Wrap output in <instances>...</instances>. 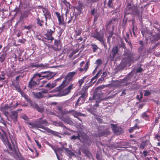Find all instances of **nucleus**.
Returning <instances> with one entry per match:
<instances>
[{
	"label": "nucleus",
	"instance_id": "nucleus-25",
	"mask_svg": "<svg viewBox=\"0 0 160 160\" xmlns=\"http://www.w3.org/2000/svg\"><path fill=\"white\" fill-rule=\"evenodd\" d=\"M38 74H39V73L35 74L31 79L37 83L38 84H39L40 81L41 80V79L40 78H39Z\"/></svg>",
	"mask_w": 160,
	"mask_h": 160
},
{
	"label": "nucleus",
	"instance_id": "nucleus-2",
	"mask_svg": "<svg viewBox=\"0 0 160 160\" xmlns=\"http://www.w3.org/2000/svg\"><path fill=\"white\" fill-rule=\"evenodd\" d=\"M104 88V86H99L95 88L94 90L92 96L90 97L89 99V100L91 102H93V101H95L96 103L93 106L94 108H97L99 106V103L100 102V93L99 92L101 91V89H103Z\"/></svg>",
	"mask_w": 160,
	"mask_h": 160
},
{
	"label": "nucleus",
	"instance_id": "nucleus-52",
	"mask_svg": "<svg viewBox=\"0 0 160 160\" xmlns=\"http://www.w3.org/2000/svg\"><path fill=\"white\" fill-rule=\"evenodd\" d=\"M89 62H86V63L85 64V66L83 68V69H84L85 70V72H86L88 69L89 68Z\"/></svg>",
	"mask_w": 160,
	"mask_h": 160
},
{
	"label": "nucleus",
	"instance_id": "nucleus-50",
	"mask_svg": "<svg viewBox=\"0 0 160 160\" xmlns=\"http://www.w3.org/2000/svg\"><path fill=\"white\" fill-rule=\"evenodd\" d=\"M21 117L23 119L25 120H26L27 121H29V118L26 114H22L21 115Z\"/></svg>",
	"mask_w": 160,
	"mask_h": 160
},
{
	"label": "nucleus",
	"instance_id": "nucleus-56",
	"mask_svg": "<svg viewBox=\"0 0 160 160\" xmlns=\"http://www.w3.org/2000/svg\"><path fill=\"white\" fill-rule=\"evenodd\" d=\"M105 41V39H104L102 40L101 42H100L102 43V44L104 46V47L106 49H107V45L106 44Z\"/></svg>",
	"mask_w": 160,
	"mask_h": 160
},
{
	"label": "nucleus",
	"instance_id": "nucleus-45",
	"mask_svg": "<svg viewBox=\"0 0 160 160\" xmlns=\"http://www.w3.org/2000/svg\"><path fill=\"white\" fill-rule=\"evenodd\" d=\"M6 55V53H3L1 55L0 57V62H1L2 63L5 61Z\"/></svg>",
	"mask_w": 160,
	"mask_h": 160
},
{
	"label": "nucleus",
	"instance_id": "nucleus-64",
	"mask_svg": "<svg viewBox=\"0 0 160 160\" xmlns=\"http://www.w3.org/2000/svg\"><path fill=\"white\" fill-rule=\"evenodd\" d=\"M32 28V26L31 25H29L28 26H24V28L25 29H27L28 30H30V29H31Z\"/></svg>",
	"mask_w": 160,
	"mask_h": 160
},
{
	"label": "nucleus",
	"instance_id": "nucleus-9",
	"mask_svg": "<svg viewBox=\"0 0 160 160\" xmlns=\"http://www.w3.org/2000/svg\"><path fill=\"white\" fill-rule=\"evenodd\" d=\"M136 6H132V4L130 3H128L127 5V7L126 8V11L125 15H128L129 14H133L134 11L136 10Z\"/></svg>",
	"mask_w": 160,
	"mask_h": 160
},
{
	"label": "nucleus",
	"instance_id": "nucleus-55",
	"mask_svg": "<svg viewBox=\"0 0 160 160\" xmlns=\"http://www.w3.org/2000/svg\"><path fill=\"white\" fill-rule=\"evenodd\" d=\"M111 128L112 130L114 132V131L115 130V129L117 128V125L112 123L111 124Z\"/></svg>",
	"mask_w": 160,
	"mask_h": 160
},
{
	"label": "nucleus",
	"instance_id": "nucleus-8",
	"mask_svg": "<svg viewBox=\"0 0 160 160\" xmlns=\"http://www.w3.org/2000/svg\"><path fill=\"white\" fill-rule=\"evenodd\" d=\"M91 37L95 38L100 42L104 39L103 32H98L96 31L95 32L91 33Z\"/></svg>",
	"mask_w": 160,
	"mask_h": 160
},
{
	"label": "nucleus",
	"instance_id": "nucleus-46",
	"mask_svg": "<svg viewBox=\"0 0 160 160\" xmlns=\"http://www.w3.org/2000/svg\"><path fill=\"white\" fill-rule=\"evenodd\" d=\"M102 62L101 59H97L96 61V62H95V63L97 64V66L95 68L94 70H96L97 69L98 67L99 66L101 65L102 64Z\"/></svg>",
	"mask_w": 160,
	"mask_h": 160
},
{
	"label": "nucleus",
	"instance_id": "nucleus-10",
	"mask_svg": "<svg viewBox=\"0 0 160 160\" xmlns=\"http://www.w3.org/2000/svg\"><path fill=\"white\" fill-rule=\"evenodd\" d=\"M59 86L56 88V91L59 92V96H62L67 95L70 92L67 88L63 89V88H59Z\"/></svg>",
	"mask_w": 160,
	"mask_h": 160
},
{
	"label": "nucleus",
	"instance_id": "nucleus-29",
	"mask_svg": "<svg viewBox=\"0 0 160 160\" xmlns=\"http://www.w3.org/2000/svg\"><path fill=\"white\" fill-rule=\"evenodd\" d=\"M102 72L101 70H100L98 72V73L96 74L91 79V81L90 82L92 83L93 81L95 80V81H96V79L100 76Z\"/></svg>",
	"mask_w": 160,
	"mask_h": 160
},
{
	"label": "nucleus",
	"instance_id": "nucleus-63",
	"mask_svg": "<svg viewBox=\"0 0 160 160\" xmlns=\"http://www.w3.org/2000/svg\"><path fill=\"white\" fill-rule=\"evenodd\" d=\"M134 23H135L134 20H132V25L133 26L132 31L133 33L134 34H135L134 29L135 28L134 26Z\"/></svg>",
	"mask_w": 160,
	"mask_h": 160
},
{
	"label": "nucleus",
	"instance_id": "nucleus-38",
	"mask_svg": "<svg viewBox=\"0 0 160 160\" xmlns=\"http://www.w3.org/2000/svg\"><path fill=\"white\" fill-rule=\"evenodd\" d=\"M82 152L84 153L85 154L88 158H90L91 156V153L88 150L84 149L83 150Z\"/></svg>",
	"mask_w": 160,
	"mask_h": 160
},
{
	"label": "nucleus",
	"instance_id": "nucleus-24",
	"mask_svg": "<svg viewBox=\"0 0 160 160\" xmlns=\"http://www.w3.org/2000/svg\"><path fill=\"white\" fill-rule=\"evenodd\" d=\"M91 14L94 17V20H97L99 15L97 14V10L95 8H93L91 11Z\"/></svg>",
	"mask_w": 160,
	"mask_h": 160
},
{
	"label": "nucleus",
	"instance_id": "nucleus-3",
	"mask_svg": "<svg viewBox=\"0 0 160 160\" xmlns=\"http://www.w3.org/2000/svg\"><path fill=\"white\" fill-rule=\"evenodd\" d=\"M134 54L132 52L129 50H124L123 56L124 57L122 61L126 64L130 66L131 65L132 62H133L134 60L133 56Z\"/></svg>",
	"mask_w": 160,
	"mask_h": 160
},
{
	"label": "nucleus",
	"instance_id": "nucleus-34",
	"mask_svg": "<svg viewBox=\"0 0 160 160\" xmlns=\"http://www.w3.org/2000/svg\"><path fill=\"white\" fill-rule=\"evenodd\" d=\"M95 82V81H94L92 83L90 84V85H89L88 86H84L82 89V91L83 92H88V88L92 86V85H93Z\"/></svg>",
	"mask_w": 160,
	"mask_h": 160
},
{
	"label": "nucleus",
	"instance_id": "nucleus-1",
	"mask_svg": "<svg viewBox=\"0 0 160 160\" xmlns=\"http://www.w3.org/2000/svg\"><path fill=\"white\" fill-rule=\"evenodd\" d=\"M43 117H41L34 122H27V123L32 128H39L45 130L50 134H49V135L51 134L56 136H58V132L45 127L48 124V123L46 119H43Z\"/></svg>",
	"mask_w": 160,
	"mask_h": 160
},
{
	"label": "nucleus",
	"instance_id": "nucleus-33",
	"mask_svg": "<svg viewBox=\"0 0 160 160\" xmlns=\"http://www.w3.org/2000/svg\"><path fill=\"white\" fill-rule=\"evenodd\" d=\"M13 102H12L10 103H9V104H8V106L9 107H12L10 109H14L15 108H16L17 106L19 105V104L18 103H15V104L13 105Z\"/></svg>",
	"mask_w": 160,
	"mask_h": 160
},
{
	"label": "nucleus",
	"instance_id": "nucleus-60",
	"mask_svg": "<svg viewBox=\"0 0 160 160\" xmlns=\"http://www.w3.org/2000/svg\"><path fill=\"white\" fill-rule=\"evenodd\" d=\"M73 84H71L67 88L68 89L69 91V92H70L71 90V89H72L73 88Z\"/></svg>",
	"mask_w": 160,
	"mask_h": 160
},
{
	"label": "nucleus",
	"instance_id": "nucleus-6",
	"mask_svg": "<svg viewBox=\"0 0 160 160\" xmlns=\"http://www.w3.org/2000/svg\"><path fill=\"white\" fill-rule=\"evenodd\" d=\"M39 14H38V16ZM48 18H45L44 17H40L38 16L36 18V22L37 25L41 27H43L44 24L46 26H48L47 20Z\"/></svg>",
	"mask_w": 160,
	"mask_h": 160
},
{
	"label": "nucleus",
	"instance_id": "nucleus-42",
	"mask_svg": "<svg viewBox=\"0 0 160 160\" xmlns=\"http://www.w3.org/2000/svg\"><path fill=\"white\" fill-rule=\"evenodd\" d=\"M108 30V32L109 34V35L108 37L109 38H111L112 37V35L114 34L113 31L114 30V28H113V26L111 30L110 31L109 28Z\"/></svg>",
	"mask_w": 160,
	"mask_h": 160
},
{
	"label": "nucleus",
	"instance_id": "nucleus-35",
	"mask_svg": "<svg viewBox=\"0 0 160 160\" xmlns=\"http://www.w3.org/2000/svg\"><path fill=\"white\" fill-rule=\"evenodd\" d=\"M63 149H64V148H63L62 147V148L59 147L56 149L55 152L58 158V154L60 153L62 151Z\"/></svg>",
	"mask_w": 160,
	"mask_h": 160
},
{
	"label": "nucleus",
	"instance_id": "nucleus-32",
	"mask_svg": "<svg viewBox=\"0 0 160 160\" xmlns=\"http://www.w3.org/2000/svg\"><path fill=\"white\" fill-rule=\"evenodd\" d=\"M56 86V84L55 83H52L51 84L48 83L45 86L46 88H48L49 89L52 88Z\"/></svg>",
	"mask_w": 160,
	"mask_h": 160
},
{
	"label": "nucleus",
	"instance_id": "nucleus-21",
	"mask_svg": "<svg viewBox=\"0 0 160 160\" xmlns=\"http://www.w3.org/2000/svg\"><path fill=\"white\" fill-rule=\"evenodd\" d=\"M55 13L56 15L57 18H58V21L59 24L60 25H61L62 24H63V22L64 21V19L63 18V15H60L59 13L57 12H55Z\"/></svg>",
	"mask_w": 160,
	"mask_h": 160
},
{
	"label": "nucleus",
	"instance_id": "nucleus-62",
	"mask_svg": "<svg viewBox=\"0 0 160 160\" xmlns=\"http://www.w3.org/2000/svg\"><path fill=\"white\" fill-rule=\"evenodd\" d=\"M107 73L106 71L103 72L102 75L101 76V78H102L103 80H104V78L107 76Z\"/></svg>",
	"mask_w": 160,
	"mask_h": 160
},
{
	"label": "nucleus",
	"instance_id": "nucleus-26",
	"mask_svg": "<svg viewBox=\"0 0 160 160\" xmlns=\"http://www.w3.org/2000/svg\"><path fill=\"white\" fill-rule=\"evenodd\" d=\"M139 127L137 124V123H135L133 127H131L128 129V131L129 133H132L136 129H139L140 127Z\"/></svg>",
	"mask_w": 160,
	"mask_h": 160
},
{
	"label": "nucleus",
	"instance_id": "nucleus-28",
	"mask_svg": "<svg viewBox=\"0 0 160 160\" xmlns=\"http://www.w3.org/2000/svg\"><path fill=\"white\" fill-rule=\"evenodd\" d=\"M141 117L145 121H150V117L147 114L146 112H143L141 115Z\"/></svg>",
	"mask_w": 160,
	"mask_h": 160
},
{
	"label": "nucleus",
	"instance_id": "nucleus-18",
	"mask_svg": "<svg viewBox=\"0 0 160 160\" xmlns=\"http://www.w3.org/2000/svg\"><path fill=\"white\" fill-rule=\"evenodd\" d=\"M39 85L37 83L31 79L28 82V88L30 89H34L36 86Z\"/></svg>",
	"mask_w": 160,
	"mask_h": 160
},
{
	"label": "nucleus",
	"instance_id": "nucleus-39",
	"mask_svg": "<svg viewBox=\"0 0 160 160\" xmlns=\"http://www.w3.org/2000/svg\"><path fill=\"white\" fill-rule=\"evenodd\" d=\"M147 141L145 140L144 141H143L142 142L140 145V148L141 149H143L147 145Z\"/></svg>",
	"mask_w": 160,
	"mask_h": 160
},
{
	"label": "nucleus",
	"instance_id": "nucleus-36",
	"mask_svg": "<svg viewBox=\"0 0 160 160\" xmlns=\"http://www.w3.org/2000/svg\"><path fill=\"white\" fill-rule=\"evenodd\" d=\"M43 65L41 64H35L34 63H31L30 64V67L32 68L34 67L38 68L39 67H43Z\"/></svg>",
	"mask_w": 160,
	"mask_h": 160
},
{
	"label": "nucleus",
	"instance_id": "nucleus-12",
	"mask_svg": "<svg viewBox=\"0 0 160 160\" xmlns=\"http://www.w3.org/2000/svg\"><path fill=\"white\" fill-rule=\"evenodd\" d=\"M30 105L32 108L36 109L38 112L42 113L44 111V108L42 107H39L38 105L36 103L31 102Z\"/></svg>",
	"mask_w": 160,
	"mask_h": 160
},
{
	"label": "nucleus",
	"instance_id": "nucleus-5",
	"mask_svg": "<svg viewBox=\"0 0 160 160\" xmlns=\"http://www.w3.org/2000/svg\"><path fill=\"white\" fill-rule=\"evenodd\" d=\"M55 28L54 26H49L46 27V32L44 35L45 36V38L48 40L52 41L54 39V37H52V35L55 32Z\"/></svg>",
	"mask_w": 160,
	"mask_h": 160
},
{
	"label": "nucleus",
	"instance_id": "nucleus-11",
	"mask_svg": "<svg viewBox=\"0 0 160 160\" xmlns=\"http://www.w3.org/2000/svg\"><path fill=\"white\" fill-rule=\"evenodd\" d=\"M12 108V107H9L8 104H5L3 107H2L0 108V111L2 112L7 117H8V116L9 114L8 112V109H10Z\"/></svg>",
	"mask_w": 160,
	"mask_h": 160
},
{
	"label": "nucleus",
	"instance_id": "nucleus-57",
	"mask_svg": "<svg viewBox=\"0 0 160 160\" xmlns=\"http://www.w3.org/2000/svg\"><path fill=\"white\" fill-rule=\"evenodd\" d=\"M144 92H145V93H144V96H149L151 94V92L147 90H144Z\"/></svg>",
	"mask_w": 160,
	"mask_h": 160
},
{
	"label": "nucleus",
	"instance_id": "nucleus-19",
	"mask_svg": "<svg viewBox=\"0 0 160 160\" xmlns=\"http://www.w3.org/2000/svg\"><path fill=\"white\" fill-rule=\"evenodd\" d=\"M12 85L14 87V88H13V89L15 90L18 92H19L22 96L23 94H24V93L22 92V90L20 88V86L19 84L13 83Z\"/></svg>",
	"mask_w": 160,
	"mask_h": 160
},
{
	"label": "nucleus",
	"instance_id": "nucleus-20",
	"mask_svg": "<svg viewBox=\"0 0 160 160\" xmlns=\"http://www.w3.org/2000/svg\"><path fill=\"white\" fill-rule=\"evenodd\" d=\"M117 19L116 18H112L111 20H110L108 23L107 25L106 26V28L107 30H108L110 26L112 25V27H114V24L116 23V22Z\"/></svg>",
	"mask_w": 160,
	"mask_h": 160
},
{
	"label": "nucleus",
	"instance_id": "nucleus-22",
	"mask_svg": "<svg viewBox=\"0 0 160 160\" xmlns=\"http://www.w3.org/2000/svg\"><path fill=\"white\" fill-rule=\"evenodd\" d=\"M85 100V99L80 96L78 99L77 100V102L75 104V108H77L78 106H80L82 104L84 103Z\"/></svg>",
	"mask_w": 160,
	"mask_h": 160
},
{
	"label": "nucleus",
	"instance_id": "nucleus-41",
	"mask_svg": "<svg viewBox=\"0 0 160 160\" xmlns=\"http://www.w3.org/2000/svg\"><path fill=\"white\" fill-rule=\"evenodd\" d=\"M79 50V49L77 48L75 50H73L70 53V54L68 56L69 58H71L73 55L75 54L78 52Z\"/></svg>",
	"mask_w": 160,
	"mask_h": 160
},
{
	"label": "nucleus",
	"instance_id": "nucleus-7",
	"mask_svg": "<svg viewBox=\"0 0 160 160\" xmlns=\"http://www.w3.org/2000/svg\"><path fill=\"white\" fill-rule=\"evenodd\" d=\"M39 74L38 76L41 80L45 78L48 80H50L54 76L52 72L48 71L42 72Z\"/></svg>",
	"mask_w": 160,
	"mask_h": 160
},
{
	"label": "nucleus",
	"instance_id": "nucleus-23",
	"mask_svg": "<svg viewBox=\"0 0 160 160\" xmlns=\"http://www.w3.org/2000/svg\"><path fill=\"white\" fill-rule=\"evenodd\" d=\"M127 65L123 61L117 67V70L118 71L123 70Z\"/></svg>",
	"mask_w": 160,
	"mask_h": 160
},
{
	"label": "nucleus",
	"instance_id": "nucleus-4",
	"mask_svg": "<svg viewBox=\"0 0 160 160\" xmlns=\"http://www.w3.org/2000/svg\"><path fill=\"white\" fill-rule=\"evenodd\" d=\"M77 70L69 72L65 77V80L59 86V88H63L66 86L71 81L73 80L74 77L77 74Z\"/></svg>",
	"mask_w": 160,
	"mask_h": 160
},
{
	"label": "nucleus",
	"instance_id": "nucleus-48",
	"mask_svg": "<svg viewBox=\"0 0 160 160\" xmlns=\"http://www.w3.org/2000/svg\"><path fill=\"white\" fill-rule=\"evenodd\" d=\"M108 5L109 8H114L112 3V0H108Z\"/></svg>",
	"mask_w": 160,
	"mask_h": 160
},
{
	"label": "nucleus",
	"instance_id": "nucleus-15",
	"mask_svg": "<svg viewBox=\"0 0 160 160\" xmlns=\"http://www.w3.org/2000/svg\"><path fill=\"white\" fill-rule=\"evenodd\" d=\"M42 11L43 13V17L45 18H48L49 19L51 18L50 12L48 8H45L43 9H42Z\"/></svg>",
	"mask_w": 160,
	"mask_h": 160
},
{
	"label": "nucleus",
	"instance_id": "nucleus-31",
	"mask_svg": "<svg viewBox=\"0 0 160 160\" xmlns=\"http://www.w3.org/2000/svg\"><path fill=\"white\" fill-rule=\"evenodd\" d=\"M32 94L34 96V97L37 98H41L43 97V95H42L40 92L35 93L34 92H32Z\"/></svg>",
	"mask_w": 160,
	"mask_h": 160
},
{
	"label": "nucleus",
	"instance_id": "nucleus-37",
	"mask_svg": "<svg viewBox=\"0 0 160 160\" xmlns=\"http://www.w3.org/2000/svg\"><path fill=\"white\" fill-rule=\"evenodd\" d=\"M82 31V28H78L75 31V34L74 35H75L76 37L79 36L81 34Z\"/></svg>",
	"mask_w": 160,
	"mask_h": 160
},
{
	"label": "nucleus",
	"instance_id": "nucleus-16",
	"mask_svg": "<svg viewBox=\"0 0 160 160\" xmlns=\"http://www.w3.org/2000/svg\"><path fill=\"white\" fill-rule=\"evenodd\" d=\"M10 116L13 121L14 122H16L17 121L18 117V111H14L11 112V114L10 115Z\"/></svg>",
	"mask_w": 160,
	"mask_h": 160
},
{
	"label": "nucleus",
	"instance_id": "nucleus-58",
	"mask_svg": "<svg viewBox=\"0 0 160 160\" xmlns=\"http://www.w3.org/2000/svg\"><path fill=\"white\" fill-rule=\"evenodd\" d=\"M106 134L105 132L104 131H99L98 132V135L99 137H101L105 135Z\"/></svg>",
	"mask_w": 160,
	"mask_h": 160
},
{
	"label": "nucleus",
	"instance_id": "nucleus-13",
	"mask_svg": "<svg viewBox=\"0 0 160 160\" xmlns=\"http://www.w3.org/2000/svg\"><path fill=\"white\" fill-rule=\"evenodd\" d=\"M143 9L142 7L138 8L136 6V10L134 11V14L139 19H142V14Z\"/></svg>",
	"mask_w": 160,
	"mask_h": 160
},
{
	"label": "nucleus",
	"instance_id": "nucleus-61",
	"mask_svg": "<svg viewBox=\"0 0 160 160\" xmlns=\"http://www.w3.org/2000/svg\"><path fill=\"white\" fill-rule=\"evenodd\" d=\"M99 0H87L88 3H91L98 2Z\"/></svg>",
	"mask_w": 160,
	"mask_h": 160
},
{
	"label": "nucleus",
	"instance_id": "nucleus-53",
	"mask_svg": "<svg viewBox=\"0 0 160 160\" xmlns=\"http://www.w3.org/2000/svg\"><path fill=\"white\" fill-rule=\"evenodd\" d=\"M34 141L37 144V146L38 148L40 149L41 148V146L39 142L36 138H34Z\"/></svg>",
	"mask_w": 160,
	"mask_h": 160
},
{
	"label": "nucleus",
	"instance_id": "nucleus-44",
	"mask_svg": "<svg viewBox=\"0 0 160 160\" xmlns=\"http://www.w3.org/2000/svg\"><path fill=\"white\" fill-rule=\"evenodd\" d=\"M81 96L80 97L86 99L88 96V93L86 92H83L82 91H81Z\"/></svg>",
	"mask_w": 160,
	"mask_h": 160
},
{
	"label": "nucleus",
	"instance_id": "nucleus-59",
	"mask_svg": "<svg viewBox=\"0 0 160 160\" xmlns=\"http://www.w3.org/2000/svg\"><path fill=\"white\" fill-rule=\"evenodd\" d=\"M120 129V128L119 127H117V128H116L115 130H114L113 132L114 133L117 134L120 133V131L119 130Z\"/></svg>",
	"mask_w": 160,
	"mask_h": 160
},
{
	"label": "nucleus",
	"instance_id": "nucleus-54",
	"mask_svg": "<svg viewBox=\"0 0 160 160\" xmlns=\"http://www.w3.org/2000/svg\"><path fill=\"white\" fill-rule=\"evenodd\" d=\"M33 155L34 157L33 158H35L36 157H37L39 155V153L38 152V150L36 149H35L34 151V152H33Z\"/></svg>",
	"mask_w": 160,
	"mask_h": 160
},
{
	"label": "nucleus",
	"instance_id": "nucleus-47",
	"mask_svg": "<svg viewBox=\"0 0 160 160\" xmlns=\"http://www.w3.org/2000/svg\"><path fill=\"white\" fill-rule=\"evenodd\" d=\"M120 47L122 48H123L125 50H128L127 49L125 43L123 42L122 40H121L120 41Z\"/></svg>",
	"mask_w": 160,
	"mask_h": 160
},
{
	"label": "nucleus",
	"instance_id": "nucleus-17",
	"mask_svg": "<svg viewBox=\"0 0 160 160\" xmlns=\"http://www.w3.org/2000/svg\"><path fill=\"white\" fill-rule=\"evenodd\" d=\"M118 52V46H116L112 48L111 54L110 55V57L112 59H114Z\"/></svg>",
	"mask_w": 160,
	"mask_h": 160
},
{
	"label": "nucleus",
	"instance_id": "nucleus-51",
	"mask_svg": "<svg viewBox=\"0 0 160 160\" xmlns=\"http://www.w3.org/2000/svg\"><path fill=\"white\" fill-rule=\"evenodd\" d=\"M124 39L125 41V42L128 43V45L130 47V48L131 49H132V46L131 44V42L130 41H129L126 37H124Z\"/></svg>",
	"mask_w": 160,
	"mask_h": 160
},
{
	"label": "nucleus",
	"instance_id": "nucleus-40",
	"mask_svg": "<svg viewBox=\"0 0 160 160\" xmlns=\"http://www.w3.org/2000/svg\"><path fill=\"white\" fill-rule=\"evenodd\" d=\"M91 45L93 50V52H96L99 48L98 46L95 44H91Z\"/></svg>",
	"mask_w": 160,
	"mask_h": 160
},
{
	"label": "nucleus",
	"instance_id": "nucleus-27",
	"mask_svg": "<svg viewBox=\"0 0 160 160\" xmlns=\"http://www.w3.org/2000/svg\"><path fill=\"white\" fill-rule=\"evenodd\" d=\"M14 71H9L8 72V76L10 77H12L15 76V75H16L17 74H18L19 73V71H17L16 72H15V69H13Z\"/></svg>",
	"mask_w": 160,
	"mask_h": 160
},
{
	"label": "nucleus",
	"instance_id": "nucleus-30",
	"mask_svg": "<svg viewBox=\"0 0 160 160\" xmlns=\"http://www.w3.org/2000/svg\"><path fill=\"white\" fill-rule=\"evenodd\" d=\"M62 148H64L65 151L66 152L69 157L75 155V154L73 153L71 150L69 149L68 148H65L64 146H62Z\"/></svg>",
	"mask_w": 160,
	"mask_h": 160
},
{
	"label": "nucleus",
	"instance_id": "nucleus-43",
	"mask_svg": "<svg viewBox=\"0 0 160 160\" xmlns=\"http://www.w3.org/2000/svg\"><path fill=\"white\" fill-rule=\"evenodd\" d=\"M54 45L56 46L58 48L60 47L61 45V41L60 39L56 40H54Z\"/></svg>",
	"mask_w": 160,
	"mask_h": 160
},
{
	"label": "nucleus",
	"instance_id": "nucleus-49",
	"mask_svg": "<svg viewBox=\"0 0 160 160\" xmlns=\"http://www.w3.org/2000/svg\"><path fill=\"white\" fill-rule=\"evenodd\" d=\"M28 11L24 12L21 15V17L22 18H26L28 17Z\"/></svg>",
	"mask_w": 160,
	"mask_h": 160
},
{
	"label": "nucleus",
	"instance_id": "nucleus-14",
	"mask_svg": "<svg viewBox=\"0 0 160 160\" xmlns=\"http://www.w3.org/2000/svg\"><path fill=\"white\" fill-rule=\"evenodd\" d=\"M66 113L67 114H71L75 118L78 116H82L84 115L79 112H78L77 111H75L74 110L67 111Z\"/></svg>",
	"mask_w": 160,
	"mask_h": 160
}]
</instances>
